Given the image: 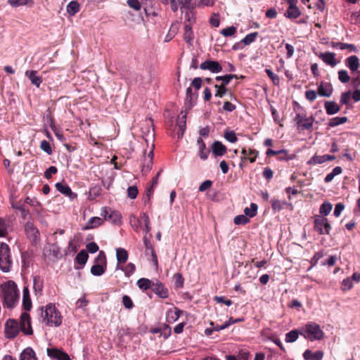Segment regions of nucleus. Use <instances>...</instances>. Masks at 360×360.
Masks as SVG:
<instances>
[{"label":"nucleus","instance_id":"nucleus-64","mask_svg":"<svg viewBox=\"0 0 360 360\" xmlns=\"http://www.w3.org/2000/svg\"><path fill=\"white\" fill-rule=\"evenodd\" d=\"M258 154H259V153L257 150H256L255 149L249 148L248 152V160L251 163L255 162L256 161V158H257Z\"/></svg>","mask_w":360,"mask_h":360},{"label":"nucleus","instance_id":"nucleus-4","mask_svg":"<svg viewBox=\"0 0 360 360\" xmlns=\"http://www.w3.org/2000/svg\"><path fill=\"white\" fill-rule=\"evenodd\" d=\"M13 261L11 259V250L6 243H0V269L4 272L11 270Z\"/></svg>","mask_w":360,"mask_h":360},{"label":"nucleus","instance_id":"nucleus-1","mask_svg":"<svg viewBox=\"0 0 360 360\" xmlns=\"http://www.w3.org/2000/svg\"><path fill=\"white\" fill-rule=\"evenodd\" d=\"M0 297L4 308L12 309L19 302L20 292L13 281H8L0 285Z\"/></svg>","mask_w":360,"mask_h":360},{"label":"nucleus","instance_id":"nucleus-10","mask_svg":"<svg viewBox=\"0 0 360 360\" xmlns=\"http://www.w3.org/2000/svg\"><path fill=\"white\" fill-rule=\"evenodd\" d=\"M200 68L202 70H208L213 73H218L222 71V67L219 62L207 60L200 65Z\"/></svg>","mask_w":360,"mask_h":360},{"label":"nucleus","instance_id":"nucleus-29","mask_svg":"<svg viewBox=\"0 0 360 360\" xmlns=\"http://www.w3.org/2000/svg\"><path fill=\"white\" fill-rule=\"evenodd\" d=\"M346 65L352 71H356L359 66V60L356 56H351L347 58Z\"/></svg>","mask_w":360,"mask_h":360},{"label":"nucleus","instance_id":"nucleus-44","mask_svg":"<svg viewBox=\"0 0 360 360\" xmlns=\"http://www.w3.org/2000/svg\"><path fill=\"white\" fill-rule=\"evenodd\" d=\"M173 281L174 282L175 288L179 289L184 287V278L181 273L174 274Z\"/></svg>","mask_w":360,"mask_h":360},{"label":"nucleus","instance_id":"nucleus-50","mask_svg":"<svg viewBox=\"0 0 360 360\" xmlns=\"http://www.w3.org/2000/svg\"><path fill=\"white\" fill-rule=\"evenodd\" d=\"M179 4L181 5V9L183 11V9H190L195 8V4L193 2V0H178Z\"/></svg>","mask_w":360,"mask_h":360},{"label":"nucleus","instance_id":"nucleus-12","mask_svg":"<svg viewBox=\"0 0 360 360\" xmlns=\"http://www.w3.org/2000/svg\"><path fill=\"white\" fill-rule=\"evenodd\" d=\"M47 354L49 357L58 360H71L66 352L57 348H48Z\"/></svg>","mask_w":360,"mask_h":360},{"label":"nucleus","instance_id":"nucleus-62","mask_svg":"<svg viewBox=\"0 0 360 360\" xmlns=\"http://www.w3.org/2000/svg\"><path fill=\"white\" fill-rule=\"evenodd\" d=\"M139 191L136 186H129L127 189L128 197L131 199H135L137 197Z\"/></svg>","mask_w":360,"mask_h":360},{"label":"nucleus","instance_id":"nucleus-56","mask_svg":"<svg viewBox=\"0 0 360 360\" xmlns=\"http://www.w3.org/2000/svg\"><path fill=\"white\" fill-rule=\"evenodd\" d=\"M352 98V92L347 91L342 93L340 96V103L342 105H347Z\"/></svg>","mask_w":360,"mask_h":360},{"label":"nucleus","instance_id":"nucleus-51","mask_svg":"<svg viewBox=\"0 0 360 360\" xmlns=\"http://www.w3.org/2000/svg\"><path fill=\"white\" fill-rule=\"evenodd\" d=\"M224 136L228 141L231 143H236L238 141L235 131L232 130L225 131Z\"/></svg>","mask_w":360,"mask_h":360},{"label":"nucleus","instance_id":"nucleus-61","mask_svg":"<svg viewBox=\"0 0 360 360\" xmlns=\"http://www.w3.org/2000/svg\"><path fill=\"white\" fill-rule=\"evenodd\" d=\"M108 220L112 221L115 224L120 223L121 221V215L117 212L110 211Z\"/></svg>","mask_w":360,"mask_h":360},{"label":"nucleus","instance_id":"nucleus-30","mask_svg":"<svg viewBox=\"0 0 360 360\" xmlns=\"http://www.w3.org/2000/svg\"><path fill=\"white\" fill-rule=\"evenodd\" d=\"M300 15L301 11L297 6L288 7L284 13L285 17L289 19H296Z\"/></svg>","mask_w":360,"mask_h":360},{"label":"nucleus","instance_id":"nucleus-16","mask_svg":"<svg viewBox=\"0 0 360 360\" xmlns=\"http://www.w3.org/2000/svg\"><path fill=\"white\" fill-rule=\"evenodd\" d=\"M25 231L27 236L34 242H36L39 236V230L34 226L32 222L27 221L25 224Z\"/></svg>","mask_w":360,"mask_h":360},{"label":"nucleus","instance_id":"nucleus-14","mask_svg":"<svg viewBox=\"0 0 360 360\" xmlns=\"http://www.w3.org/2000/svg\"><path fill=\"white\" fill-rule=\"evenodd\" d=\"M55 186L60 193L69 197L70 200L77 198V194L73 193L68 184L58 182L56 184Z\"/></svg>","mask_w":360,"mask_h":360},{"label":"nucleus","instance_id":"nucleus-34","mask_svg":"<svg viewBox=\"0 0 360 360\" xmlns=\"http://www.w3.org/2000/svg\"><path fill=\"white\" fill-rule=\"evenodd\" d=\"M295 158V155L289 154L288 151L285 149L278 150L277 159L279 161H288L293 160Z\"/></svg>","mask_w":360,"mask_h":360},{"label":"nucleus","instance_id":"nucleus-25","mask_svg":"<svg viewBox=\"0 0 360 360\" xmlns=\"http://www.w3.org/2000/svg\"><path fill=\"white\" fill-rule=\"evenodd\" d=\"M186 114L182 115L181 117H179L177 120V127H178V131H177V136L178 139H181L184 136V131L186 130Z\"/></svg>","mask_w":360,"mask_h":360},{"label":"nucleus","instance_id":"nucleus-59","mask_svg":"<svg viewBox=\"0 0 360 360\" xmlns=\"http://www.w3.org/2000/svg\"><path fill=\"white\" fill-rule=\"evenodd\" d=\"M33 0H8V3L13 7L25 6Z\"/></svg>","mask_w":360,"mask_h":360},{"label":"nucleus","instance_id":"nucleus-9","mask_svg":"<svg viewBox=\"0 0 360 360\" xmlns=\"http://www.w3.org/2000/svg\"><path fill=\"white\" fill-rule=\"evenodd\" d=\"M20 330L27 335H32L33 330L31 325V317L27 312L22 313L20 318Z\"/></svg>","mask_w":360,"mask_h":360},{"label":"nucleus","instance_id":"nucleus-60","mask_svg":"<svg viewBox=\"0 0 360 360\" xmlns=\"http://www.w3.org/2000/svg\"><path fill=\"white\" fill-rule=\"evenodd\" d=\"M238 76L236 75H226L224 76H217L215 79L217 81L224 80V84H229L232 79H238Z\"/></svg>","mask_w":360,"mask_h":360},{"label":"nucleus","instance_id":"nucleus-38","mask_svg":"<svg viewBox=\"0 0 360 360\" xmlns=\"http://www.w3.org/2000/svg\"><path fill=\"white\" fill-rule=\"evenodd\" d=\"M89 258L88 253L82 250H81L75 257V262L81 265V268L86 263Z\"/></svg>","mask_w":360,"mask_h":360},{"label":"nucleus","instance_id":"nucleus-54","mask_svg":"<svg viewBox=\"0 0 360 360\" xmlns=\"http://www.w3.org/2000/svg\"><path fill=\"white\" fill-rule=\"evenodd\" d=\"M338 79L341 82L345 84L349 82L350 77L347 70H341L338 71Z\"/></svg>","mask_w":360,"mask_h":360},{"label":"nucleus","instance_id":"nucleus-22","mask_svg":"<svg viewBox=\"0 0 360 360\" xmlns=\"http://www.w3.org/2000/svg\"><path fill=\"white\" fill-rule=\"evenodd\" d=\"M143 243H144V245H145V248H146V252L147 254H150V255L152 257V262H153V264L155 266H158V257L156 255V253L155 252V250H154L152 244L146 238H144Z\"/></svg>","mask_w":360,"mask_h":360},{"label":"nucleus","instance_id":"nucleus-2","mask_svg":"<svg viewBox=\"0 0 360 360\" xmlns=\"http://www.w3.org/2000/svg\"><path fill=\"white\" fill-rule=\"evenodd\" d=\"M37 312L39 316V321L45 326L58 327L62 323L63 316L53 303H49L45 307H39L37 309Z\"/></svg>","mask_w":360,"mask_h":360},{"label":"nucleus","instance_id":"nucleus-48","mask_svg":"<svg viewBox=\"0 0 360 360\" xmlns=\"http://www.w3.org/2000/svg\"><path fill=\"white\" fill-rule=\"evenodd\" d=\"M332 204L329 202H324L320 207L319 212L323 216H327L331 212Z\"/></svg>","mask_w":360,"mask_h":360},{"label":"nucleus","instance_id":"nucleus-24","mask_svg":"<svg viewBox=\"0 0 360 360\" xmlns=\"http://www.w3.org/2000/svg\"><path fill=\"white\" fill-rule=\"evenodd\" d=\"M182 313L183 311L178 308H174V309H169L167 311V321L170 323L175 322L178 320Z\"/></svg>","mask_w":360,"mask_h":360},{"label":"nucleus","instance_id":"nucleus-31","mask_svg":"<svg viewBox=\"0 0 360 360\" xmlns=\"http://www.w3.org/2000/svg\"><path fill=\"white\" fill-rule=\"evenodd\" d=\"M10 228L9 220L0 217V238L6 237Z\"/></svg>","mask_w":360,"mask_h":360},{"label":"nucleus","instance_id":"nucleus-19","mask_svg":"<svg viewBox=\"0 0 360 360\" xmlns=\"http://www.w3.org/2000/svg\"><path fill=\"white\" fill-rule=\"evenodd\" d=\"M324 108L326 113L329 115L338 113L341 109L340 106L336 102L333 101H325Z\"/></svg>","mask_w":360,"mask_h":360},{"label":"nucleus","instance_id":"nucleus-36","mask_svg":"<svg viewBox=\"0 0 360 360\" xmlns=\"http://www.w3.org/2000/svg\"><path fill=\"white\" fill-rule=\"evenodd\" d=\"M185 18L187 25L192 26L195 22V12L194 8L186 9Z\"/></svg>","mask_w":360,"mask_h":360},{"label":"nucleus","instance_id":"nucleus-45","mask_svg":"<svg viewBox=\"0 0 360 360\" xmlns=\"http://www.w3.org/2000/svg\"><path fill=\"white\" fill-rule=\"evenodd\" d=\"M326 162L325 155H314L308 161L307 165H315Z\"/></svg>","mask_w":360,"mask_h":360},{"label":"nucleus","instance_id":"nucleus-21","mask_svg":"<svg viewBox=\"0 0 360 360\" xmlns=\"http://www.w3.org/2000/svg\"><path fill=\"white\" fill-rule=\"evenodd\" d=\"M197 144L199 148L198 155L200 159L202 160H207L210 154V150L206 148L205 143L203 141L201 137L198 138Z\"/></svg>","mask_w":360,"mask_h":360},{"label":"nucleus","instance_id":"nucleus-33","mask_svg":"<svg viewBox=\"0 0 360 360\" xmlns=\"http://www.w3.org/2000/svg\"><path fill=\"white\" fill-rule=\"evenodd\" d=\"M299 335H300V329L292 330L285 334V341L288 343H292L297 340Z\"/></svg>","mask_w":360,"mask_h":360},{"label":"nucleus","instance_id":"nucleus-13","mask_svg":"<svg viewBox=\"0 0 360 360\" xmlns=\"http://www.w3.org/2000/svg\"><path fill=\"white\" fill-rule=\"evenodd\" d=\"M336 54L333 52H324L321 53L319 55V58H321L326 65L331 66L332 68L335 67L339 61L335 58Z\"/></svg>","mask_w":360,"mask_h":360},{"label":"nucleus","instance_id":"nucleus-40","mask_svg":"<svg viewBox=\"0 0 360 360\" xmlns=\"http://www.w3.org/2000/svg\"><path fill=\"white\" fill-rule=\"evenodd\" d=\"M347 117H333L331 118L328 123V127H335L336 126H338L340 124H345V122H347Z\"/></svg>","mask_w":360,"mask_h":360},{"label":"nucleus","instance_id":"nucleus-27","mask_svg":"<svg viewBox=\"0 0 360 360\" xmlns=\"http://www.w3.org/2000/svg\"><path fill=\"white\" fill-rule=\"evenodd\" d=\"M193 39L194 34L192 30V26H191V25H187L186 22H184V39L187 44L191 45Z\"/></svg>","mask_w":360,"mask_h":360},{"label":"nucleus","instance_id":"nucleus-39","mask_svg":"<svg viewBox=\"0 0 360 360\" xmlns=\"http://www.w3.org/2000/svg\"><path fill=\"white\" fill-rule=\"evenodd\" d=\"M154 282H152L150 280L145 278H142L138 280L137 285L139 288L143 290H146L148 289H151L153 284Z\"/></svg>","mask_w":360,"mask_h":360},{"label":"nucleus","instance_id":"nucleus-26","mask_svg":"<svg viewBox=\"0 0 360 360\" xmlns=\"http://www.w3.org/2000/svg\"><path fill=\"white\" fill-rule=\"evenodd\" d=\"M103 222V219L98 217H94L89 219L83 230L95 229L101 226Z\"/></svg>","mask_w":360,"mask_h":360},{"label":"nucleus","instance_id":"nucleus-55","mask_svg":"<svg viewBox=\"0 0 360 360\" xmlns=\"http://www.w3.org/2000/svg\"><path fill=\"white\" fill-rule=\"evenodd\" d=\"M237 32L236 28L234 26H230L221 30L220 33L224 37H231L234 35Z\"/></svg>","mask_w":360,"mask_h":360},{"label":"nucleus","instance_id":"nucleus-35","mask_svg":"<svg viewBox=\"0 0 360 360\" xmlns=\"http://www.w3.org/2000/svg\"><path fill=\"white\" fill-rule=\"evenodd\" d=\"M117 269L123 271L127 277H130L134 273L136 266L133 263H129L125 266L117 264Z\"/></svg>","mask_w":360,"mask_h":360},{"label":"nucleus","instance_id":"nucleus-53","mask_svg":"<svg viewBox=\"0 0 360 360\" xmlns=\"http://www.w3.org/2000/svg\"><path fill=\"white\" fill-rule=\"evenodd\" d=\"M250 221L246 215L240 214L234 217L233 222L236 225H245Z\"/></svg>","mask_w":360,"mask_h":360},{"label":"nucleus","instance_id":"nucleus-52","mask_svg":"<svg viewBox=\"0 0 360 360\" xmlns=\"http://www.w3.org/2000/svg\"><path fill=\"white\" fill-rule=\"evenodd\" d=\"M153 158V150L152 149L149 152L148 158H146L144 160L143 167H147V171H150L152 169Z\"/></svg>","mask_w":360,"mask_h":360},{"label":"nucleus","instance_id":"nucleus-5","mask_svg":"<svg viewBox=\"0 0 360 360\" xmlns=\"http://www.w3.org/2000/svg\"><path fill=\"white\" fill-rule=\"evenodd\" d=\"M107 268L106 257L103 251H101L95 258L94 264L91 268V273L94 276L103 275Z\"/></svg>","mask_w":360,"mask_h":360},{"label":"nucleus","instance_id":"nucleus-57","mask_svg":"<svg viewBox=\"0 0 360 360\" xmlns=\"http://www.w3.org/2000/svg\"><path fill=\"white\" fill-rule=\"evenodd\" d=\"M353 288V283L351 278H345L342 282L341 289L342 291L349 290Z\"/></svg>","mask_w":360,"mask_h":360},{"label":"nucleus","instance_id":"nucleus-7","mask_svg":"<svg viewBox=\"0 0 360 360\" xmlns=\"http://www.w3.org/2000/svg\"><path fill=\"white\" fill-rule=\"evenodd\" d=\"M314 229L320 235H329L331 226L327 218L317 216L314 221Z\"/></svg>","mask_w":360,"mask_h":360},{"label":"nucleus","instance_id":"nucleus-46","mask_svg":"<svg viewBox=\"0 0 360 360\" xmlns=\"http://www.w3.org/2000/svg\"><path fill=\"white\" fill-rule=\"evenodd\" d=\"M258 35V32H256L248 34L241 40V42H243V44L245 46L250 45L251 43L255 41Z\"/></svg>","mask_w":360,"mask_h":360},{"label":"nucleus","instance_id":"nucleus-15","mask_svg":"<svg viewBox=\"0 0 360 360\" xmlns=\"http://www.w3.org/2000/svg\"><path fill=\"white\" fill-rule=\"evenodd\" d=\"M151 290L161 298H167L168 297V289L159 281L153 283Z\"/></svg>","mask_w":360,"mask_h":360},{"label":"nucleus","instance_id":"nucleus-49","mask_svg":"<svg viewBox=\"0 0 360 360\" xmlns=\"http://www.w3.org/2000/svg\"><path fill=\"white\" fill-rule=\"evenodd\" d=\"M265 72L271 79V82L275 86H278L280 84V79L278 75L275 74L271 69H265Z\"/></svg>","mask_w":360,"mask_h":360},{"label":"nucleus","instance_id":"nucleus-23","mask_svg":"<svg viewBox=\"0 0 360 360\" xmlns=\"http://www.w3.org/2000/svg\"><path fill=\"white\" fill-rule=\"evenodd\" d=\"M303 357L305 360H321L323 357V352L321 350H318L313 353L310 349H307L303 354Z\"/></svg>","mask_w":360,"mask_h":360},{"label":"nucleus","instance_id":"nucleus-20","mask_svg":"<svg viewBox=\"0 0 360 360\" xmlns=\"http://www.w3.org/2000/svg\"><path fill=\"white\" fill-rule=\"evenodd\" d=\"M212 152L215 156H222L227 152L226 146L219 141H214L212 145Z\"/></svg>","mask_w":360,"mask_h":360},{"label":"nucleus","instance_id":"nucleus-17","mask_svg":"<svg viewBox=\"0 0 360 360\" xmlns=\"http://www.w3.org/2000/svg\"><path fill=\"white\" fill-rule=\"evenodd\" d=\"M32 307L30 290L27 286H24L22 290V307L25 311H29L31 310Z\"/></svg>","mask_w":360,"mask_h":360},{"label":"nucleus","instance_id":"nucleus-11","mask_svg":"<svg viewBox=\"0 0 360 360\" xmlns=\"http://www.w3.org/2000/svg\"><path fill=\"white\" fill-rule=\"evenodd\" d=\"M317 91L320 96L329 98L333 93V87L331 83L321 81L318 85Z\"/></svg>","mask_w":360,"mask_h":360},{"label":"nucleus","instance_id":"nucleus-47","mask_svg":"<svg viewBox=\"0 0 360 360\" xmlns=\"http://www.w3.org/2000/svg\"><path fill=\"white\" fill-rule=\"evenodd\" d=\"M257 208L258 206L255 203H251L250 207H245L244 210V213L246 216H248L250 217H253L256 216L257 213Z\"/></svg>","mask_w":360,"mask_h":360},{"label":"nucleus","instance_id":"nucleus-58","mask_svg":"<svg viewBox=\"0 0 360 360\" xmlns=\"http://www.w3.org/2000/svg\"><path fill=\"white\" fill-rule=\"evenodd\" d=\"M40 148L44 152H46L48 155H51L53 153V150L50 143L46 140H43L41 141Z\"/></svg>","mask_w":360,"mask_h":360},{"label":"nucleus","instance_id":"nucleus-8","mask_svg":"<svg viewBox=\"0 0 360 360\" xmlns=\"http://www.w3.org/2000/svg\"><path fill=\"white\" fill-rule=\"evenodd\" d=\"M20 326L17 320L9 319L5 323L4 333L7 338L12 339L15 338L20 333Z\"/></svg>","mask_w":360,"mask_h":360},{"label":"nucleus","instance_id":"nucleus-43","mask_svg":"<svg viewBox=\"0 0 360 360\" xmlns=\"http://www.w3.org/2000/svg\"><path fill=\"white\" fill-rule=\"evenodd\" d=\"M227 84H224V82H221V84H215L214 88L217 89L214 96L216 97L222 98L227 92L226 88Z\"/></svg>","mask_w":360,"mask_h":360},{"label":"nucleus","instance_id":"nucleus-63","mask_svg":"<svg viewBox=\"0 0 360 360\" xmlns=\"http://www.w3.org/2000/svg\"><path fill=\"white\" fill-rule=\"evenodd\" d=\"M318 91L316 92L314 90H308L305 91V98L310 102H314L317 97Z\"/></svg>","mask_w":360,"mask_h":360},{"label":"nucleus","instance_id":"nucleus-28","mask_svg":"<svg viewBox=\"0 0 360 360\" xmlns=\"http://www.w3.org/2000/svg\"><path fill=\"white\" fill-rule=\"evenodd\" d=\"M20 360H37V358L34 350L27 347L20 354Z\"/></svg>","mask_w":360,"mask_h":360},{"label":"nucleus","instance_id":"nucleus-18","mask_svg":"<svg viewBox=\"0 0 360 360\" xmlns=\"http://www.w3.org/2000/svg\"><path fill=\"white\" fill-rule=\"evenodd\" d=\"M36 70H27L25 73V76L29 78L32 84L39 88L43 82V79L40 76H37Z\"/></svg>","mask_w":360,"mask_h":360},{"label":"nucleus","instance_id":"nucleus-41","mask_svg":"<svg viewBox=\"0 0 360 360\" xmlns=\"http://www.w3.org/2000/svg\"><path fill=\"white\" fill-rule=\"evenodd\" d=\"M79 8L80 6L79 3L76 1H72L67 6V12L70 15H74L79 12Z\"/></svg>","mask_w":360,"mask_h":360},{"label":"nucleus","instance_id":"nucleus-3","mask_svg":"<svg viewBox=\"0 0 360 360\" xmlns=\"http://www.w3.org/2000/svg\"><path fill=\"white\" fill-rule=\"evenodd\" d=\"M300 335L304 336L305 339L314 341L322 340L324 333L319 324L314 322H309L300 328Z\"/></svg>","mask_w":360,"mask_h":360},{"label":"nucleus","instance_id":"nucleus-42","mask_svg":"<svg viewBox=\"0 0 360 360\" xmlns=\"http://www.w3.org/2000/svg\"><path fill=\"white\" fill-rule=\"evenodd\" d=\"M342 172V169L341 167H335L330 173L326 175V176L324 179V181L326 183H329L332 181V180L335 176L340 174Z\"/></svg>","mask_w":360,"mask_h":360},{"label":"nucleus","instance_id":"nucleus-37","mask_svg":"<svg viewBox=\"0 0 360 360\" xmlns=\"http://www.w3.org/2000/svg\"><path fill=\"white\" fill-rule=\"evenodd\" d=\"M271 208L274 212H278L284 208V206L287 205L285 201H281L278 199L273 198L271 200Z\"/></svg>","mask_w":360,"mask_h":360},{"label":"nucleus","instance_id":"nucleus-32","mask_svg":"<svg viewBox=\"0 0 360 360\" xmlns=\"http://www.w3.org/2000/svg\"><path fill=\"white\" fill-rule=\"evenodd\" d=\"M116 257L118 262L117 264H124L128 259V252L125 249L119 248L116 250Z\"/></svg>","mask_w":360,"mask_h":360},{"label":"nucleus","instance_id":"nucleus-6","mask_svg":"<svg viewBox=\"0 0 360 360\" xmlns=\"http://www.w3.org/2000/svg\"><path fill=\"white\" fill-rule=\"evenodd\" d=\"M293 120L299 131L311 130L313 127L314 118L312 116L307 117L305 115L297 113Z\"/></svg>","mask_w":360,"mask_h":360}]
</instances>
